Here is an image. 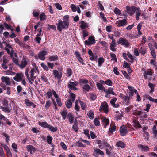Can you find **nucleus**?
I'll return each mask as SVG.
<instances>
[{
    "mask_svg": "<svg viewBox=\"0 0 157 157\" xmlns=\"http://www.w3.org/2000/svg\"><path fill=\"white\" fill-rule=\"evenodd\" d=\"M83 89L87 91H89L90 89V87L88 84L83 85L82 87Z\"/></svg>",
    "mask_w": 157,
    "mask_h": 157,
    "instance_id": "nucleus-51",
    "label": "nucleus"
},
{
    "mask_svg": "<svg viewBox=\"0 0 157 157\" xmlns=\"http://www.w3.org/2000/svg\"><path fill=\"white\" fill-rule=\"evenodd\" d=\"M55 6L56 8L58 9L59 10H62V7L60 4L56 3L55 4Z\"/></svg>",
    "mask_w": 157,
    "mask_h": 157,
    "instance_id": "nucleus-61",
    "label": "nucleus"
},
{
    "mask_svg": "<svg viewBox=\"0 0 157 157\" xmlns=\"http://www.w3.org/2000/svg\"><path fill=\"white\" fill-rule=\"evenodd\" d=\"M133 53L136 56H138L139 54V52L138 50V49L137 48H134L133 50Z\"/></svg>",
    "mask_w": 157,
    "mask_h": 157,
    "instance_id": "nucleus-60",
    "label": "nucleus"
},
{
    "mask_svg": "<svg viewBox=\"0 0 157 157\" xmlns=\"http://www.w3.org/2000/svg\"><path fill=\"white\" fill-rule=\"evenodd\" d=\"M123 100L126 102V104L127 105H128L129 104V101L130 98L128 96H124L123 97Z\"/></svg>",
    "mask_w": 157,
    "mask_h": 157,
    "instance_id": "nucleus-48",
    "label": "nucleus"
},
{
    "mask_svg": "<svg viewBox=\"0 0 157 157\" xmlns=\"http://www.w3.org/2000/svg\"><path fill=\"white\" fill-rule=\"evenodd\" d=\"M136 18L137 20H138L139 19V16L141 14V11L138 8L136 9Z\"/></svg>",
    "mask_w": 157,
    "mask_h": 157,
    "instance_id": "nucleus-28",
    "label": "nucleus"
},
{
    "mask_svg": "<svg viewBox=\"0 0 157 157\" xmlns=\"http://www.w3.org/2000/svg\"><path fill=\"white\" fill-rule=\"evenodd\" d=\"M99 14V17L102 19V21L104 22L107 21V20L106 17L105 16L104 14L102 12H100Z\"/></svg>",
    "mask_w": 157,
    "mask_h": 157,
    "instance_id": "nucleus-45",
    "label": "nucleus"
},
{
    "mask_svg": "<svg viewBox=\"0 0 157 157\" xmlns=\"http://www.w3.org/2000/svg\"><path fill=\"white\" fill-rule=\"evenodd\" d=\"M96 143L98 145V147L101 149H103L105 147L108 146V143L106 141H101L100 140H96Z\"/></svg>",
    "mask_w": 157,
    "mask_h": 157,
    "instance_id": "nucleus-4",
    "label": "nucleus"
},
{
    "mask_svg": "<svg viewBox=\"0 0 157 157\" xmlns=\"http://www.w3.org/2000/svg\"><path fill=\"white\" fill-rule=\"evenodd\" d=\"M127 87L129 90V97H132L133 96L134 88L129 86H128Z\"/></svg>",
    "mask_w": 157,
    "mask_h": 157,
    "instance_id": "nucleus-22",
    "label": "nucleus"
},
{
    "mask_svg": "<svg viewBox=\"0 0 157 157\" xmlns=\"http://www.w3.org/2000/svg\"><path fill=\"white\" fill-rule=\"evenodd\" d=\"M87 26V24L84 22L83 21H81V25H80L81 28L82 29H83L86 28Z\"/></svg>",
    "mask_w": 157,
    "mask_h": 157,
    "instance_id": "nucleus-55",
    "label": "nucleus"
},
{
    "mask_svg": "<svg viewBox=\"0 0 157 157\" xmlns=\"http://www.w3.org/2000/svg\"><path fill=\"white\" fill-rule=\"evenodd\" d=\"M101 118L104 127L106 128V126L109 125V120L104 117H102Z\"/></svg>",
    "mask_w": 157,
    "mask_h": 157,
    "instance_id": "nucleus-16",
    "label": "nucleus"
},
{
    "mask_svg": "<svg viewBox=\"0 0 157 157\" xmlns=\"http://www.w3.org/2000/svg\"><path fill=\"white\" fill-rule=\"evenodd\" d=\"M72 101L71 99H69L65 102V105L68 108H71L72 105Z\"/></svg>",
    "mask_w": 157,
    "mask_h": 157,
    "instance_id": "nucleus-32",
    "label": "nucleus"
},
{
    "mask_svg": "<svg viewBox=\"0 0 157 157\" xmlns=\"http://www.w3.org/2000/svg\"><path fill=\"white\" fill-rule=\"evenodd\" d=\"M1 79L2 82L5 83L7 85H10L11 82L10 81V78L7 77L2 76L1 78Z\"/></svg>",
    "mask_w": 157,
    "mask_h": 157,
    "instance_id": "nucleus-18",
    "label": "nucleus"
},
{
    "mask_svg": "<svg viewBox=\"0 0 157 157\" xmlns=\"http://www.w3.org/2000/svg\"><path fill=\"white\" fill-rule=\"evenodd\" d=\"M127 24V21L125 19L117 21L115 23L116 26L119 27L126 26Z\"/></svg>",
    "mask_w": 157,
    "mask_h": 157,
    "instance_id": "nucleus-9",
    "label": "nucleus"
},
{
    "mask_svg": "<svg viewBox=\"0 0 157 157\" xmlns=\"http://www.w3.org/2000/svg\"><path fill=\"white\" fill-rule=\"evenodd\" d=\"M114 12L117 15H119L121 13L120 10L117 8L114 9Z\"/></svg>",
    "mask_w": 157,
    "mask_h": 157,
    "instance_id": "nucleus-59",
    "label": "nucleus"
},
{
    "mask_svg": "<svg viewBox=\"0 0 157 157\" xmlns=\"http://www.w3.org/2000/svg\"><path fill=\"white\" fill-rule=\"evenodd\" d=\"M25 101L26 105L28 106H32L33 108H35L36 107V105L29 100L26 99Z\"/></svg>",
    "mask_w": 157,
    "mask_h": 157,
    "instance_id": "nucleus-24",
    "label": "nucleus"
},
{
    "mask_svg": "<svg viewBox=\"0 0 157 157\" xmlns=\"http://www.w3.org/2000/svg\"><path fill=\"white\" fill-rule=\"evenodd\" d=\"M30 72V76H34V75H37L39 74L38 68L35 67L32 68Z\"/></svg>",
    "mask_w": 157,
    "mask_h": 157,
    "instance_id": "nucleus-17",
    "label": "nucleus"
},
{
    "mask_svg": "<svg viewBox=\"0 0 157 157\" xmlns=\"http://www.w3.org/2000/svg\"><path fill=\"white\" fill-rule=\"evenodd\" d=\"M40 19L41 21H44L46 19V16L44 13H42L40 15Z\"/></svg>",
    "mask_w": 157,
    "mask_h": 157,
    "instance_id": "nucleus-53",
    "label": "nucleus"
},
{
    "mask_svg": "<svg viewBox=\"0 0 157 157\" xmlns=\"http://www.w3.org/2000/svg\"><path fill=\"white\" fill-rule=\"evenodd\" d=\"M105 92L107 94H111L112 95H116V94L113 91V89L111 88H109L107 91H105Z\"/></svg>",
    "mask_w": 157,
    "mask_h": 157,
    "instance_id": "nucleus-42",
    "label": "nucleus"
},
{
    "mask_svg": "<svg viewBox=\"0 0 157 157\" xmlns=\"http://www.w3.org/2000/svg\"><path fill=\"white\" fill-rule=\"evenodd\" d=\"M117 44L116 41L113 40L110 44V49L112 51H115L116 50Z\"/></svg>",
    "mask_w": 157,
    "mask_h": 157,
    "instance_id": "nucleus-20",
    "label": "nucleus"
},
{
    "mask_svg": "<svg viewBox=\"0 0 157 157\" xmlns=\"http://www.w3.org/2000/svg\"><path fill=\"white\" fill-rule=\"evenodd\" d=\"M150 43H149L148 44L149 48L150 50L154 49V48L153 44L156 48H157V44L155 41H150Z\"/></svg>",
    "mask_w": 157,
    "mask_h": 157,
    "instance_id": "nucleus-21",
    "label": "nucleus"
},
{
    "mask_svg": "<svg viewBox=\"0 0 157 157\" xmlns=\"http://www.w3.org/2000/svg\"><path fill=\"white\" fill-rule=\"evenodd\" d=\"M84 134L87 136L88 139H90V137L89 134V131L87 129L84 130Z\"/></svg>",
    "mask_w": 157,
    "mask_h": 157,
    "instance_id": "nucleus-58",
    "label": "nucleus"
},
{
    "mask_svg": "<svg viewBox=\"0 0 157 157\" xmlns=\"http://www.w3.org/2000/svg\"><path fill=\"white\" fill-rule=\"evenodd\" d=\"M5 49L7 51V53L10 55L11 56H13L14 51L10 45L9 44H6Z\"/></svg>",
    "mask_w": 157,
    "mask_h": 157,
    "instance_id": "nucleus-11",
    "label": "nucleus"
},
{
    "mask_svg": "<svg viewBox=\"0 0 157 157\" xmlns=\"http://www.w3.org/2000/svg\"><path fill=\"white\" fill-rule=\"evenodd\" d=\"M67 118L71 124L73 123L74 120V117L71 114H69L67 115Z\"/></svg>",
    "mask_w": 157,
    "mask_h": 157,
    "instance_id": "nucleus-35",
    "label": "nucleus"
},
{
    "mask_svg": "<svg viewBox=\"0 0 157 157\" xmlns=\"http://www.w3.org/2000/svg\"><path fill=\"white\" fill-rule=\"evenodd\" d=\"M60 113L62 116L63 119L65 120L66 119L67 114V111L66 109L63 110Z\"/></svg>",
    "mask_w": 157,
    "mask_h": 157,
    "instance_id": "nucleus-38",
    "label": "nucleus"
},
{
    "mask_svg": "<svg viewBox=\"0 0 157 157\" xmlns=\"http://www.w3.org/2000/svg\"><path fill=\"white\" fill-rule=\"evenodd\" d=\"M111 57L112 58L111 60H114L115 62H117V60L116 58V56L115 54L114 53H111L110 54Z\"/></svg>",
    "mask_w": 157,
    "mask_h": 157,
    "instance_id": "nucleus-54",
    "label": "nucleus"
},
{
    "mask_svg": "<svg viewBox=\"0 0 157 157\" xmlns=\"http://www.w3.org/2000/svg\"><path fill=\"white\" fill-rule=\"evenodd\" d=\"M105 84L109 86H111L113 85V82L110 79H108L105 81Z\"/></svg>",
    "mask_w": 157,
    "mask_h": 157,
    "instance_id": "nucleus-44",
    "label": "nucleus"
},
{
    "mask_svg": "<svg viewBox=\"0 0 157 157\" xmlns=\"http://www.w3.org/2000/svg\"><path fill=\"white\" fill-rule=\"evenodd\" d=\"M58 59V57L57 55H54L49 56V60L50 61H54L57 60Z\"/></svg>",
    "mask_w": 157,
    "mask_h": 157,
    "instance_id": "nucleus-31",
    "label": "nucleus"
},
{
    "mask_svg": "<svg viewBox=\"0 0 157 157\" xmlns=\"http://www.w3.org/2000/svg\"><path fill=\"white\" fill-rule=\"evenodd\" d=\"M118 44L124 46L126 48H128L130 46V44L128 40L125 38H121L117 41Z\"/></svg>",
    "mask_w": 157,
    "mask_h": 157,
    "instance_id": "nucleus-3",
    "label": "nucleus"
},
{
    "mask_svg": "<svg viewBox=\"0 0 157 157\" xmlns=\"http://www.w3.org/2000/svg\"><path fill=\"white\" fill-rule=\"evenodd\" d=\"M132 123L133 126L136 128L137 129H138L141 128V126L139 123L136 120H134L133 121Z\"/></svg>",
    "mask_w": 157,
    "mask_h": 157,
    "instance_id": "nucleus-26",
    "label": "nucleus"
},
{
    "mask_svg": "<svg viewBox=\"0 0 157 157\" xmlns=\"http://www.w3.org/2000/svg\"><path fill=\"white\" fill-rule=\"evenodd\" d=\"M27 149L28 151L30 152L31 154H32L33 152H34L35 151V149L34 147L32 145H29L27 146Z\"/></svg>",
    "mask_w": 157,
    "mask_h": 157,
    "instance_id": "nucleus-23",
    "label": "nucleus"
},
{
    "mask_svg": "<svg viewBox=\"0 0 157 157\" xmlns=\"http://www.w3.org/2000/svg\"><path fill=\"white\" fill-rule=\"evenodd\" d=\"M148 86L151 88L150 92L152 93L154 91V87L155 86V85L149 82L148 84Z\"/></svg>",
    "mask_w": 157,
    "mask_h": 157,
    "instance_id": "nucleus-43",
    "label": "nucleus"
},
{
    "mask_svg": "<svg viewBox=\"0 0 157 157\" xmlns=\"http://www.w3.org/2000/svg\"><path fill=\"white\" fill-rule=\"evenodd\" d=\"M100 109L103 111L105 113L108 112V105L106 102H103L101 103L100 107Z\"/></svg>",
    "mask_w": 157,
    "mask_h": 157,
    "instance_id": "nucleus-8",
    "label": "nucleus"
},
{
    "mask_svg": "<svg viewBox=\"0 0 157 157\" xmlns=\"http://www.w3.org/2000/svg\"><path fill=\"white\" fill-rule=\"evenodd\" d=\"M152 75V72L150 70H148L144 73V77L145 78H146L147 76V75Z\"/></svg>",
    "mask_w": 157,
    "mask_h": 157,
    "instance_id": "nucleus-52",
    "label": "nucleus"
},
{
    "mask_svg": "<svg viewBox=\"0 0 157 157\" xmlns=\"http://www.w3.org/2000/svg\"><path fill=\"white\" fill-rule=\"evenodd\" d=\"M141 148L144 151H149V147L146 146L141 145L140 146Z\"/></svg>",
    "mask_w": 157,
    "mask_h": 157,
    "instance_id": "nucleus-62",
    "label": "nucleus"
},
{
    "mask_svg": "<svg viewBox=\"0 0 157 157\" xmlns=\"http://www.w3.org/2000/svg\"><path fill=\"white\" fill-rule=\"evenodd\" d=\"M88 81L86 79H81L80 81V84L83 86L86 84H88Z\"/></svg>",
    "mask_w": 157,
    "mask_h": 157,
    "instance_id": "nucleus-50",
    "label": "nucleus"
},
{
    "mask_svg": "<svg viewBox=\"0 0 157 157\" xmlns=\"http://www.w3.org/2000/svg\"><path fill=\"white\" fill-rule=\"evenodd\" d=\"M23 74L21 73H17L16 76L13 77L14 79L17 82L20 81L23 78Z\"/></svg>",
    "mask_w": 157,
    "mask_h": 157,
    "instance_id": "nucleus-13",
    "label": "nucleus"
},
{
    "mask_svg": "<svg viewBox=\"0 0 157 157\" xmlns=\"http://www.w3.org/2000/svg\"><path fill=\"white\" fill-rule=\"evenodd\" d=\"M51 104V101L50 100L47 101L45 105V107L47 109L50 106Z\"/></svg>",
    "mask_w": 157,
    "mask_h": 157,
    "instance_id": "nucleus-64",
    "label": "nucleus"
},
{
    "mask_svg": "<svg viewBox=\"0 0 157 157\" xmlns=\"http://www.w3.org/2000/svg\"><path fill=\"white\" fill-rule=\"evenodd\" d=\"M87 115L89 118L91 119H93L94 116V113L92 111H89Z\"/></svg>",
    "mask_w": 157,
    "mask_h": 157,
    "instance_id": "nucleus-46",
    "label": "nucleus"
},
{
    "mask_svg": "<svg viewBox=\"0 0 157 157\" xmlns=\"http://www.w3.org/2000/svg\"><path fill=\"white\" fill-rule=\"evenodd\" d=\"M70 7L73 12H75L76 11L77 7L74 4H71Z\"/></svg>",
    "mask_w": 157,
    "mask_h": 157,
    "instance_id": "nucleus-57",
    "label": "nucleus"
},
{
    "mask_svg": "<svg viewBox=\"0 0 157 157\" xmlns=\"http://www.w3.org/2000/svg\"><path fill=\"white\" fill-rule=\"evenodd\" d=\"M72 73V71L71 69H68L67 70L66 74L68 76H70Z\"/></svg>",
    "mask_w": 157,
    "mask_h": 157,
    "instance_id": "nucleus-63",
    "label": "nucleus"
},
{
    "mask_svg": "<svg viewBox=\"0 0 157 157\" xmlns=\"http://www.w3.org/2000/svg\"><path fill=\"white\" fill-rule=\"evenodd\" d=\"M28 72L29 69H27L25 71V75L29 82L30 84H33L34 86L37 85L38 80L36 78V76H30L31 77L30 78L28 74Z\"/></svg>",
    "mask_w": 157,
    "mask_h": 157,
    "instance_id": "nucleus-2",
    "label": "nucleus"
},
{
    "mask_svg": "<svg viewBox=\"0 0 157 157\" xmlns=\"http://www.w3.org/2000/svg\"><path fill=\"white\" fill-rule=\"evenodd\" d=\"M53 90H52V91H49L47 92L45 96L47 98H50L52 97V94H53Z\"/></svg>",
    "mask_w": 157,
    "mask_h": 157,
    "instance_id": "nucleus-39",
    "label": "nucleus"
},
{
    "mask_svg": "<svg viewBox=\"0 0 157 157\" xmlns=\"http://www.w3.org/2000/svg\"><path fill=\"white\" fill-rule=\"evenodd\" d=\"M47 54V52L45 50L40 51L38 54L39 59L42 60H44L45 59V56Z\"/></svg>",
    "mask_w": 157,
    "mask_h": 157,
    "instance_id": "nucleus-10",
    "label": "nucleus"
},
{
    "mask_svg": "<svg viewBox=\"0 0 157 157\" xmlns=\"http://www.w3.org/2000/svg\"><path fill=\"white\" fill-rule=\"evenodd\" d=\"M94 153L93 155L96 157H97V156L99 155H104V153L103 152L98 148H94Z\"/></svg>",
    "mask_w": 157,
    "mask_h": 157,
    "instance_id": "nucleus-12",
    "label": "nucleus"
},
{
    "mask_svg": "<svg viewBox=\"0 0 157 157\" xmlns=\"http://www.w3.org/2000/svg\"><path fill=\"white\" fill-rule=\"evenodd\" d=\"M79 102L80 104V106L82 109L84 110L87 107L86 104L83 101L80 100H79Z\"/></svg>",
    "mask_w": 157,
    "mask_h": 157,
    "instance_id": "nucleus-33",
    "label": "nucleus"
},
{
    "mask_svg": "<svg viewBox=\"0 0 157 157\" xmlns=\"http://www.w3.org/2000/svg\"><path fill=\"white\" fill-rule=\"evenodd\" d=\"M76 145L78 146V147H86V146L80 141L76 143Z\"/></svg>",
    "mask_w": 157,
    "mask_h": 157,
    "instance_id": "nucleus-56",
    "label": "nucleus"
},
{
    "mask_svg": "<svg viewBox=\"0 0 157 157\" xmlns=\"http://www.w3.org/2000/svg\"><path fill=\"white\" fill-rule=\"evenodd\" d=\"M137 8L133 6H126L127 12L130 15H132L135 13Z\"/></svg>",
    "mask_w": 157,
    "mask_h": 157,
    "instance_id": "nucleus-5",
    "label": "nucleus"
},
{
    "mask_svg": "<svg viewBox=\"0 0 157 157\" xmlns=\"http://www.w3.org/2000/svg\"><path fill=\"white\" fill-rule=\"evenodd\" d=\"M38 123L42 127L45 128H47L49 125L46 122H39Z\"/></svg>",
    "mask_w": 157,
    "mask_h": 157,
    "instance_id": "nucleus-40",
    "label": "nucleus"
},
{
    "mask_svg": "<svg viewBox=\"0 0 157 157\" xmlns=\"http://www.w3.org/2000/svg\"><path fill=\"white\" fill-rule=\"evenodd\" d=\"M120 131L121 135L122 136L125 135L128 132L126 127L124 125H122L120 127Z\"/></svg>",
    "mask_w": 157,
    "mask_h": 157,
    "instance_id": "nucleus-14",
    "label": "nucleus"
},
{
    "mask_svg": "<svg viewBox=\"0 0 157 157\" xmlns=\"http://www.w3.org/2000/svg\"><path fill=\"white\" fill-rule=\"evenodd\" d=\"M47 128L52 132H55L57 130V128L56 127H54L49 125Z\"/></svg>",
    "mask_w": 157,
    "mask_h": 157,
    "instance_id": "nucleus-47",
    "label": "nucleus"
},
{
    "mask_svg": "<svg viewBox=\"0 0 157 157\" xmlns=\"http://www.w3.org/2000/svg\"><path fill=\"white\" fill-rule=\"evenodd\" d=\"M3 73L5 75H13L15 74V73L9 70H7L6 71H4Z\"/></svg>",
    "mask_w": 157,
    "mask_h": 157,
    "instance_id": "nucleus-41",
    "label": "nucleus"
},
{
    "mask_svg": "<svg viewBox=\"0 0 157 157\" xmlns=\"http://www.w3.org/2000/svg\"><path fill=\"white\" fill-rule=\"evenodd\" d=\"M95 42L94 37V36H90L88 40L85 41V45L89 46L94 44Z\"/></svg>",
    "mask_w": 157,
    "mask_h": 157,
    "instance_id": "nucleus-6",
    "label": "nucleus"
},
{
    "mask_svg": "<svg viewBox=\"0 0 157 157\" xmlns=\"http://www.w3.org/2000/svg\"><path fill=\"white\" fill-rule=\"evenodd\" d=\"M53 74L55 77L56 78L60 79L62 77V74L61 72H59L57 70H54L53 71Z\"/></svg>",
    "mask_w": 157,
    "mask_h": 157,
    "instance_id": "nucleus-19",
    "label": "nucleus"
},
{
    "mask_svg": "<svg viewBox=\"0 0 157 157\" xmlns=\"http://www.w3.org/2000/svg\"><path fill=\"white\" fill-rule=\"evenodd\" d=\"M78 83L76 81L72 82L70 81H69V84L68 85V87L71 89L74 90H77L78 89V88H76V86L78 85Z\"/></svg>",
    "mask_w": 157,
    "mask_h": 157,
    "instance_id": "nucleus-7",
    "label": "nucleus"
},
{
    "mask_svg": "<svg viewBox=\"0 0 157 157\" xmlns=\"http://www.w3.org/2000/svg\"><path fill=\"white\" fill-rule=\"evenodd\" d=\"M94 123L96 126H99L100 125V121L97 118H95L94 120Z\"/></svg>",
    "mask_w": 157,
    "mask_h": 157,
    "instance_id": "nucleus-49",
    "label": "nucleus"
},
{
    "mask_svg": "<svg viewBox=\"0 0 157 157\" xmlns=\"http://www.w3.org/2000/svg\"><path fill=\"white\" fill-rule=\"evenodd\" d=\"M96 86L98 90L105 91L106 89L102 84L99 83H97L96 84Z\"/></svg>",
    "mask_w": 157,
    "mask_h": 157,
    "instance_id": "nucleus-29",
    "label": "nucleus"
},
{
    "mask_svg": "<svg viewBox=\"0 0 157 157\" xmlns=\"http://www.w3.org/2000/svg\"><path fill=\"white\" fill-rule=\"evenodd\" d=\"M116 144L117 146L122 148H124L125 146V144L124 142L120 141H118L117 142Z\"/></svg>",
    "mask_w": 157,
    "mask_h": 157,
    "instance_id": "nucleus-34",
    "label": "nucleus"
},
{
    "mask_svg": "<svg viewBox=\"0 0 157 157\" xmlns=\"http://www.w3.org/2000/svg\"><path fill=\"white\" fill-rule=\"evenodd\" d=\"M27 64V62L26 59L23 58L22 59L21 63L19 65V67L21 68H23L26 66Z\"/></svg>",
    "mask_w": 157,
    "mask_h": 157,
    "instance_id": "nucleus-25",
    "label": "nucleus"
},
{
    "mask_svg": "<svg viewBox=\"0 0 157 157\" xmlns=\"http://www.w3.org/2000/svg\"><path fill=\"white\" fill-rule=\"evenodd\" d=\"M116 129V127L113 124V123H111L109 129V132L110 133H113V132Z\"/></svg>",
    "mask_w": 157,
    "mask_h": 157,
    "instance_id": "nucleus-27",
    "label": "nucleus"
},
{
    "mask_svg": "<svg viewBox=\"0 0 157 157\" xmlns=\"http://www.w3.org/2000/svg\"><path fill=\"white\" fill-rule=\"evenodd\" d=\"M53 94L56 99L58 105L61 106L62 105V103L60 101V98L54 90H53Z\"/></svg>",
    "mask_w": 157,
    "mask_h": 157,
    "instance_id": "nucleus-15",
    "label": "nucleus"
},
{
    "mask_svg": "<svg viewBox=\"0 0 157 157\" xmlns=\"http://www.w3.org/2000/svg\"><path fill=\"white\" fill-rule=\"evenodd\" d=\"M80 109V107L78 105V101L76 100L75 102V109L76 114H77V112H78Z\"/></svg>",
    "mask_w": 157,
    "mask_h": 157,
    "instance_id": "nucleus-30",
    "label": "nucleus"
},
{
    "mask_svg": "<svg viewBox=\"0 0 157 157\" xmlns=\"http://www.w3.org/2000/svg\"><path fill=\"white\" fill-rule=\"evenodd\" d=\"M69 18L68 15H65L64 16L63 21L60 20L56 24L57 29L59 31L61 32L63 29H68L69 25Z\"/></svg>",
    "mask_w": 157,
    "mask_h": 157,
    "instance_id": "nucleus-1",
    "label": "nucleus"
},
{
    "mask_svg": "<svg viewBox=\"0 0 157 157\" xmlns=\"http://www.w3.org/2000/svg\"><path fill=\"white\" fill-rule=\"evenodd\" d=\"M52 138L50 135H48L47 137V142L49 144L52 145H53V144L52 143Z\"/></svg>",
    "mask_w": 157,
    "mask_h": 157,
    "instance_id": "nucleus-36",
    "label": "nucleus"
},
{
    "mask_svg": "<svg viewBox=\"0 0 157 157\" xmlns=\"http://www.w3.org/2000/svg\"><path fill=\"white\" fill-rule=\"evenodd\" d=\"M104 62V60L103 57H100L98 59V67H101L103 63Z\"/></svg>",
    "mask_w": 157,
    "mask_h": 157,
    "instance_id": "nucleus-37",
    "label": "nucleus"
}]
</instances>
